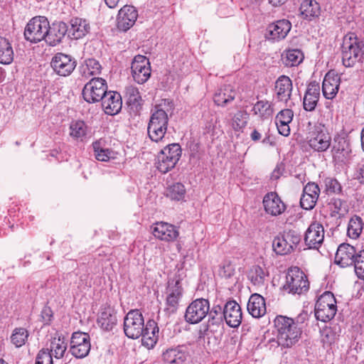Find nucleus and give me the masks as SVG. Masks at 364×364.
I'll use <instances>...</instances> for the list:
<instances>
[{"instance_id": "nucleus-1", "label": "nucleus", "mask_w": 364, "mask_h": 364, "mask_svg": "<svg viewBox=\"0 0 364 364\" xmlns=\"http://www.w3.org/2000/svg\"><path fill=\"white\" fill-rule=\"evenodd\" d=\"M274 325L277 330L278 346L289 348L299 341L302 331L293 318L279 315L274 318Z\"/></svg>"}, {"instance_id": "nucleus-2", "label": "nucleus", "mask_w": 364, "mask_h": 364, "mask_svg": "<svg viewBox=\"0 0 364 364\" xmlns=\"http://www.w3.org/2000/svg\"><path fill=\"white\" fill-rule=\"evenodd\" d=\"M342 62L345 67L354 66L364 60V41L359 40L353 33L346 34L342 44Z\"/></svg>"}, {"instance_id": "nucleus-3", "label": "nucleus", "mask_w": 364, "mask_h": 364, "mask_svg": "<svg viewBox=\"0 0 364 364\" xmlns=\"http://www.w3.org/2000/svg\"><path fill=\"white\" fill-rule=\"evenodd\" d=\"M337 312L336 300L331 291L321 294L315 305V316L323 322H328L334 318Z\"/></svg>"}, {"instance_id": "nucleus-4", "label": "nucleus", "mask_w": 364, "mask_h": 364, "mask_svg": "<svg viewBox=\"0 0 364 364\" xmlns=\"http://www.w3.org/2000/svg\"><path fill=\"white\" fill-rule=\"evenodd\" d=\"M301 238L300 234L294 230H284L274 239L273 250L277 255L289 254L299 245Z\"/></svg>"}, {"instance_id": "nucleus-5", "label": "nucleus", "mask_w": 364, "mask_h": 364, "mask_svg": "<svg viewBox=\"0 0 364 364\" xmlns=\"http://www.w3.org/2000/svg\"><path fill=\"white\" fill-rule=\"evenodd\" d=\"M309 289L307 276L297 267L289 269L284 289L289 293L301 294Z\"/></svg>"}, {"instance_id": "nucleus-6", "label": "nucleus", "mask_w": 364, "mask_h": 364, "mask_svg": "<svg viewBox=\"0 0 364 364\" xmlns=\"http://www.w3.org/2000/svg\"><path fill=\"white\" fill-rule=\"evenodd\" d=\"M49 21L45 16H36L27 23L24 30L25 38L31 43L46 40Z\"/></svg>"}, {"instance_id": "nucleus-7", "label": "nucleus", "mask_w": 364, "mask_h": 364, "mask_svg": "<svg viewBox=\"0 0 364 364\" xmlns=\"http://www.w3.org/2000/svg\"><path fill=\"white\" fill-rule=\"evenodd\" d=\"M124 332L129 338H139L144 331V320L139 309L130 310L124 318Z\"/></svg>"}, {"instance_id": "nucleus-8", "label": "nucleus", "mask_w": 364, "mask_h": 364, "mask_svg": "<svg viewBox=\"0 0 364 364\" xmlns=\"http://www.w3.org/2000/svg\"><path fill=\"white\" fill-rule=\"evenodd\" d=\"M308 143L314 151L323 152L330 147L331 136L323 126L316 125L309 134Z\"/></svg>"}, {"instance_id": "nucleus-9", "label": "nucleus", "mask_w": 364, "mask_h": 364, "mask_svg": "<svg viewBox=\"0 0 364 364\" xmlns=\"http://www.w3.org/2000/svg\"><path fill=\"white\" fill-rule=\"evenodd\" d=\"M209 311L210 302L208 299H196L188 306L185 314V319L191 324L198 323L206 317Z\"/></svg>"}, {"instance_id": "nucleus-10", "label": "nucleus", "mask_w": 364, "mask_h": 364, "mask_svg": "<svg viewBox=\"0 0 364 364\" xmlns=\"http://www.w3.org/2000/svg\"><path fill=\"white\" fill-rule=\"evenodd\" d=\"M107 89L105 80L101 77H93L85 85L82 96L89 103L97 102L103 98Z\"/></svg>"}, {"instance_id": "nucleus-11", "label": "nucleus", "mask_w": 364, "mask_h": 364, "mask_svg": "<svg viewBox=\"0 0 364 364\" xmlns=\"http://www.w3.org/2000/svg\"><path fill=\"white\" fill-rule=\"evenodd\" d=\"M183 289L179 276L176 275L168 282L166 288V309L173 313L178 309L179 301L182 298Z\"/></svg>"}, {"instance_id": "nucleus-12", "label": "nucleus", "mask_w": 364, "mask_h": 364, "mask_svg": "<svg viewBox=\"0 0 364 364\" xmlns=\"http://www.w3.org/2000/svg\"><path fill=\"white\" fill-rule=\"evenodd\" d=\"M91 348L90 338L88 333L74 332L71 337L70 351L77 358L86 357Z\"/></svg>"}, {"instance_id": "nucleus-13", "label": "nucleus", "mask_w": 364, "mask_h": 364, "mask_svg": "<svg viewBox=\"0 0 364 364\" xmlns=\"http://www.w3.org/2000/svg\"><path fill=\"white\" fill-rule=\"evenodd\" d=\"M131 69L134 81L139 84L146 82L151 76L149 60L144 55H138L134 57Z\"/></svg>"}, {"instance_id": "nucleus-14", "label": "nucleus", "mask_w": 364, "mask_h": 364, "mask_svg": "<svg viewBox=\"0 0 364 364\" xmlns=\"http://www.w3.org/2000/svg\"><path fill=\"white\" fill-rule=\"evenodd\" d=\"M173 104L168 100H164L152 111L148 125L168 127V115L173 112Z\"/></svg>"}, {"instance_id": "nucleus-15", "label": "nucleus", "mask_w": 364, "mask_h": 364, "mask_svg": "<svg viewBox=\"0 0 364 364\" xmlns=\"http://www.w3.org/2000/svg\"><path fill=\"white\" fill-rule=\"evenodd\" d=\"M325 230L322 224L313 222L305 232L304 240L309 249L318 250L324 240Z\"/></svg>"}, {"instance_id": "nucleus-16", "label": "nucleus", "mask_w": 364, "mask_h": 364, "mask_svg": "<svg viewBox=\"0 0 364 364\" xmlns=\"http://www.w3.org/2000/svg\"><path fill=\"white\" fill-rule=\"evenodd\" d=\"M151 230L156 239L167 242L175 241L179 236V231L175 225L163 221L153 224Z\"/></svg>"}, {"instance_id": "nucleus-17", "label": "nucleus", "mask_w": 364, "mask_h": 364, "mask_svg": "<svg viewBox=\"0 0 364 364\" xmlns=\"http://www.w3.org/2000/svg\"><path fill=\"white\" fill-rule=\"evenodd\" d=\"M51 67L58 75L66 77L75 68L76 61L70 55L59 53L53 56Z\"/></svg>"}, {"instance_id": "nucleus-18", "label": "nucleus", "mask_w": 364, "mask_h": 364, "mask_svg": "<svg viewBox=\"0 0 364 364\" xmlns=\"http://www.w3.org/2000/svg\"><path fill=\"white\" fill-rule=\"evenodd\" d=\"M357 252L354 246L348 243H341L337 248L334 262L342 268L351 267L355 263Z\"/></svg>"}, {"instance_id": "nucleus-19", "label": "nucleus", "mask_w": 364, "mask_h": 364, "mask_svg": "<svg viewBox=\"0 0 364 364\" xmlns=\"http://www.w3.org/2000/svg\"><path fill=\"white\" fill-rule=\"evenodd\" d=\"M138 17V11L133 6L125 5L119 11L117 24L119 30L127 31L134 26Z\"/></svg>"}, {"instance_id": "nucleus-20", "label": "nucleus", "mask_w": 364, "mask_h": 364, "mask_svg": "<svg viewBox=\"0 0 364 364\" xmlns=\"http://www.w3.org/2000/svg\"><path fill=\"white\" fill-rule=\"evenodd\" d=\"M116 311L110 306H102L97 315V323L104 331H109L117 325Z\"/></svg>"}, {"instance_id": "nucleus-21", "label": "nucleus", "mask_w": 364, "mask_h": 364, "mask_svg": "<svg viewBox=\"0 0 364 364\" xmlns=\"http://www.w3.org/2000/svg\"><path fill=\"white\" fill-rule=\"evenodd\" d=\"M224 317L226 323L232 328H236L242 322V314L240 305L234 300L226 302L224 306Z\"/></svg>"}, {"instance_id": "nucleus-22", "label": "nucleus", "mask_w": 364, "mask_h": 364, "mask_svg": "<svg viewBox=\"0 0 364 364\" xmlns=\"http://www.w3.org/2000/svg\"><path fill=\"white\" fill-rule=\"evenodd\" d=\"M291 28V23L286 19L277 21L267 27V38L273 41H281L287 36Z\"/></svg>"}, {"instance_id": "nucleus-23", "label": "nucleus", "mask_w": 364, "mask_h": 364, "mask_svg": "<svg viewBox=\"0 0 364 364\" xmlns=\"http://www.w3.org/2000/svg\"><path fill=\"white\" fill-rule=\"evenodd\" d=\"M101 100L102 108L107 114H117L122 109V97L118 92L113 91L106 92Z\"/></svg>"}, {"instance_id": "nucleus-24", "label": "nucleus", "mask_w": 364, "mask_h": 364, "mask_svg": "<svg viewBox=\"0 0 364 364\" xmlns=\"http://www.w3.org/2000/svg\"><path fill=\"white\" fill-rule=\"evenodd\" d=\"M48 34H46V42L51 46L60 43L68 33V26L63 21L53 23L50 26L48 23Z\"/></svg>"}, {"instance_id": "nucleus-25", "label": "nucleus", "mask_w": 364, "mask_h": 364, "mask_svg": "<svg viewBox=\"0 0 364 364\" xmlns=\"http://www.w3.org/2000/svg\"><path fill=\"white\" fill-rule=\"evenodd\" d=\"M90 30L89 22L84 18H73L68 26V34L72 39H80L85 37Z\"/></svg>"}, {"instance_id": "nucleus-26", "label": "nucleus", "mask_w": 364, "mask_h": 364, "mask_svg": "<svg viewBox=\"0 0 364 364\" xmlns=\"http://www.w3.org/2000/svg\"><path fill=\"white\" fill-rule=\"evenodd\" d=\"M293 85L291 79L286 76H280L275 82L274 91L277 99L287 103L291 97Z\"/></svg>"}, {"instance_id": "nucleus-27", "label": "nucleus", "mask_w": 364, "mask_h": 364, "mask_svg": "<svg viewBox=\"0 0 364 364\" xmlns=\"http://www.w3.org/2000/svg\"><path fill=\"white\" fill-rule=\"evenodd\" d=\"M247 309L252 317H262L267 312L264 298L259 294H252L248 300Z\"/></svg>"}, {"instance_id": "nucleus-28", "label": "nucleus", "mask_w": 364, "mask_h": 364, "mask_svg": "<svg viewBox=\"0 0 364 364\" xmlns=\"http://www.w3.org/2000/svg\"><path fill=\"white\" fill-rule=\"evenodd\" d=\"M340 77L333 72H328L324 77L322 84L323 96L327 99H333L338 91Z\"/></svg>"}, {"instance_id": "nucleus-29", "label": "nucleus", "mask_w": 364, "mask_h": 364, "mask_svg": "<svg viewBox=\"0 0 364 364\" xmlns=\"http://www.w3.org/2000/svg\"><path fill=\"white\" fill-rule=\"evenodd\" d=\"M320 97L319 84L314 82H311L306 89L304 97V109L306 111L311 112L315 109Z\"/></svg>"}, {"instance_id": "nucleus-30", "label": "nucleus", "mask_w": 364, "mask_h": 364, "mask_svg": "<svg viewBox=\"0 0 364 364\" xmlns=\"http://www.w3.org/2000/svg\"><path fill=\"white\" fill-rule=\"evenodd\" d=\"M208 321L206 326V328L204 331L210 329L211 331H215V329H211L212 327H220L223 326V323L225 321L224 317V308L223 309L220 305H215L208 312ZM205 332H202L200 330L199 331V337H203Z\"/></svg>"}, {"instance_id": "nucleus-31", "label": "nucleus", "mask_w": 364, "mask_h": 364, "mask_svg": "<svg viewBox=\"0 0 364 364\" xmlns=\"http://www.w3.org/2000/svg\"><path fill=\"white\" fill-rule=\"evenodd\" d=\"M159 327L154 320H149L144 325L142 336V343L149 348H153L158 340Z\"/></svg>"}, {"instance_id": "nucleus-32", "label": "nucleus", "mask_w": 364, "mask_h": 364, "mask_svg": "<svg viewBox=\"0 0 364 364\" xmlns=\"http://www.w3.org/2000/svg\"><path fill=\"white\" fill-rule=\"evenodd\" d=\"M236 95V90L230 85H225L215 92L214 102L218 106L225 107L232 102Z\"/></svg>"}, {"instance_id": "nucleus-33", "label": "nucleus", "mask_w": 364, "mask_h": 364, "mask_svg": "<svg viewBox=\"0 0 364 364\" xmlns=\"http://www.w3.org/2000/svg\"><path fill=\"white\" fill-rule=\"evenodd\" d=\"M320 193V188L315 183H308L304 188L299 205H315Z\"/></svg>"}, {"instance_id": "nucleus-34", "label": "nucleus", "mask_w": 364, "mask_h": 364, "mask_svg": "<svg viewBox=\"0 0 364 364\" xmlns=\"http://www.w3.org/2000/svg\"><path fill=\"white\" fill-rule=\"evenodd\" d=\"M269 276V272L259 265H253L247 273V277L255 286H263L265 279Z\"/></svg>"}, {"instance_id": "nucleus-35", "label": "nucleus", "mask_w": 364, "mask_h": 364, "mask_svg": "<svg viewBox=\"0 0 364 364\" xmlns=\"http://www.w3.org/2000/svg\"><path fill=\"white\" fill-rule=\"evenodd\" d=\"M304 54L299 49H289L283 53L282 60L287 67L299 65L304 60Z\"/></svg>"}, {"instance_id": "nucleus-36", "label": "nucleus", "mask_w": 364, "mask_h": 364, "mask_svg": "<svg viewBox=\"0 0 364 364\" xmlns=\"http://www.w3.org/2000/svg\"><path fill=\"white\" fill-rule=\"evenodd\" d=\"M186 358L187 354L181 347L168 349L163 353L164 360L168 363L181 364L186 360Z\"/></svg>"}, {"instance_id": "nucleus-37", "label": "nucleus", "mask_w": 364, "mask_h": 364, "mask_svg": "<svg viewBox=\"0 0 364 364\" xmlns=\"http://www.w3.org/2000/svg\"><path fill=\"white\" fill-rule=\"evenodd\" d=\"M300 11L305 18L311 19L320 14V6L314 0H303L300 6Z\"/></svg>"}, {"instance_id": "nucleus-38", "label": "nucleus", "mask_w": 364, "mask_h": 364, "mask_svg": "<svg viewBox=\"0 0 364 364\" xmlns=\"http://www.w3.org/2000/svg\"><path fill=\"white\" fill-rule=\"evenodd\" d=\"M14 59V51L9 41L0 37V63L10 64Z\"/></svg>"}, {"instance_id": "nucleus-39", "label": "nucleus", "mask_w": 364, "mask_h": 364, "mask_svg": "<svg viewBox=\"0 0 364 364\" xmlns=\"http://www.w3.org/2000/svg\"><path fill=\"white\" fill-rule=\"evenodd\" d=\"M87 133V126L83 121H73L70 124V136L75 140L83 141Z\"/></svg>"}, {"instance_id": "nucleus-40", "label": "nucleus", "mask_w": 364, "mask_h": 364, "mask_svg": "<svg viewBox=\"0 0 364 364\" xmlns=\"http://www.w3.org/2000/svg\"><path fill=\"white\" fill-rule=\"evenodd\" d=\"M363 221L359 216L355 215L348 223L347 234L353 239L358 238L363 230Z\"/></svg>"}, {"instance_id": "nucleus-41", "label": "nucleus", "mask_w": 364, "mask_h": 364, "mask_svg": "<svg viewBox=\"0 0 364 364\" xmlns=\"http://www.w3.org/2000/svg\"><path fill=\"white\" fill-rule=\"evenodd\" d=\"M28 336V332L26 328L21 327L16 328L10 337L11 342L16 348H20L26 343Z\"/></svg>"}, {"instance_id": "nucleus-42", "label": "nucleus", "mask_w": 364, "mask_h": 364, "mask_svg": "<svg viewBox=\"0 0 364 364\" xmlns=\"http://www.w3.org/2000/svg\"><path fill=\"white\" fill-rule=\"evenodd\" d=\"M252 111L255 114H257L262 118H269L273 114V108L272 105L268 101H258L253 107Z\"/></svg>"}, {"instance_id": "nucleus-43", "label": "nucleus", "mask_w": 364, "mask_h": 364, "mask_svg": "<svg viewBox=\"0 0 364 364\" xmlns=\"http://www.w3.org/2000/svg\"><path fill=\"white\" fill-rule=\"evenodd\" d=\"M102 66L100 63L93 58H89L85 60V65L82 67V74L85 77H90L100 74Z\"/></svg>"}, {"instance_id": "nucleus-44", "label": "nucleus", "mask_w": 364, "mask_h": 364, "mask_svg": "<svg viewBox=\"0 0 364 364\" xmlns=\"http://www.w3.org/2000/svg\"><path fill=\"white\" fill-rule=\"evenodd\" d=\"M101 141H97L92 144L95 157L98 161H107L114 158V152L108 149L102 148Z\"/></svg>"}, {"instance_id": "nucleus-45", "label": "nucleus", "mask_w": 364, "mask_h": 364, "mask_svg": "<svg viewBox=\"0 0 364 364\" xmlns=\"http://www.w3.org/2000/svg\"><path fill=\"white\" fill-rule=\"evenodd\" d=\"M186 194V188L181 183H176L171 186L167 190V197L170 198L172 200L181 201L182 200Z\"/></svg>"}, {"instance_id": "nucleus-46", "label": "nucleus", "mask_w": 364, "mask_h": 364, "mask_svg": "<svg viewBox=\"0 0 364 364\" xmlns=\"http://www.w3.org/2000/svg\"><path fill=\"white\" fill-rule=\"evenodd\" d=\"M50 351H53L54 357L56 359L62 358L67 349V343L63 338H54L50 344Z\"/></svg>"}, {"instance_id": "nucleus-47", "label": "nucleus", "mask_w": 364, "mask_h": 364, "mask_svg": "<svg viewBox=\"0 0 364 364\" xmlns=\"http://www.w3.org/2000/svg\"><path fill=\"white\" fill-rule=\"evenodd\" d=\"M176 163L177 161H174L171 157H168L160 152L158 156L156 167L160 172L166 173L173 168L176 166Z\"/></svg>"}, {"instance_id": "nucleus-48", "label": "nucleus", "mask_w": 364, "mask_h": 364, "mask_svg": "<svg viewBox=\"0 0 364 364\" xmlns=\"http://www.w3.org/2000/svg\"><path fill=\"white\" fill-rule=\"evenodd\" d=\"M167 131L166 127L148 125L147 132L152 141L159 142L163 140Z\"/></svg>"}, {"instance_id": "nucleus-49", "label": "nucleus", "mask_w": 364, "mask_h": 364, "mask_svg": "<svg viewBox=\"0 0 364 364\" xmlns=\"http://www.w3.org/2000/svg\"><path fill=\"white\" fill-rule=\"evenodd\" d=\"M161 152L178 162L181 155V149L178 144H171L166 146Z\"/></svg>"}, {"instance_id": "nucleus-50", "label": "nucleus", "mask_w": 364, "mask_h": 364, "mask_svg": "<svg viewBox=\"0 0 364 364\" xmlns=\"http://www.w3.org/2000/svg\"><path fill=\"white\" fill-rule=\"evenodd\" d=\"M353 266H354L355 272L358 277L364 279V250L357 252L355 263Z\"/></svg>"}, {"instance_id": "nucleus-51", "label": "nucleus", "mask_w": 364, "mask_h": 364, "mask_svg": "<svg viewBox=\"0 0 364 364\" xmlns=\"http://www.w3.org/2000/svg\"><path fill=\"white\" fill-rule=\"evenodd\" d=\"M218 274L223 278L229 279L232 277L235 274L234 265L230 260H224L220 265Z\"/></svg>"}, {"instance_id": "nucleus-52", "label": "nucleus", "mask_w": 364, "mask_h": 364, "mask_svg": "<svg viewBox=\"0 0 364 364\" xmlns=\"http://www.w3.org/2000/svg\"><path fill=\"white\" fill-rule=\"evenodd\" d=\"M247 124V114L239 111L232 118V127L236 130L239 131L244 128Z\"/></svg>"}, {"instance_id": "nucleus-53", "label": "nucleus", "mask_w": 364, "mask_h": 364, "mask_svg": "<svg viewBox=\"0 0 364 364\" xmlns=\"http://www.w3.org/2000/svg\"><path fill=\"white\" fill-rule=\"evenodd\" d=\"M36 364H53V357L48 348L41 349L37 354Z\"/></svg>"}, {"instance_id": "nucleus-54", "label": "nucleus", "mask_w": 364, "mask_h": 364, "mask_svg": "<svg viewBox=\"0 0 364 364\" xmlns=\"http://www.w3.org/2000/svg\"><path fill=\"white\" fill-rule=\"evenodd\" d=\"M53 318V312L48 306H45L41 312V321L43 325H49Z\"/></svg>"}, {"instance_id": "nucleus-55", "label": "nucleus", "mask_w": 364, "mask_h": 364, "mask_svg": "<svg viewBox=\"0 0 364 364\" xmlns=\"http://www.w3.org/2000/svg\"><path fill=\"white\" fill-rule=\"evenodd\" d=\"M325 185L328 193H337L341 190L340 183L333 178H326L325 179Z\"/></svg>"}, {"instance_id": "nucleus-56", "label": "nucleus", "mask_w": 364, "mask_h": 364, "mask_svg": "<svg viewBox=\"0 0 364 364\" xmlns=\"http://www.w3.org/2000/svg\"><path fill=\"white\" fill-rule=\"evenodd\" d=\"M294 117V112L290 109L281 110L276 116L275 120L291 122Z\"/></svg>"}, {"instance_id": "nucleus-57", "label": "nucleus", "mask_w": 364, "mask_h": 364, "mask_svg": "<svg viewBox=\"0 0 364 364\" xmlns=\"http://www.w3.org/2000/svg\"><path fill=\"white\" fill-rule=\"evenodd\" d=\"M282 202L276 192H270L265 195L263 198L264 205H279Z\"/></svg>"}, {"instance_id": "nucleus-58", "label": "nucleus", "mask_w": 364, "mask_h": 364, "mask_svg": "<svg viewBox=\"0 0 364 364\" xmlns=\"http://www.w3.org/2000/svg\"><path fill=\"white\" fill-rule=\"evenodd\" d=\"M290 123L291 122H289L275 120V124L279 133L284 136H287L290 134Z\"/></svg>"}, {"instance_id": "nucleus-59", "label": "nucleus", "mask_w": 364, "mask_h": 364, "mask_svg": "<svg viewBox=\"0 0 364 364\" xmlns=\"http://www.w3.org/2000/svg\"><path fill=\"white\" fill-rule=\"evenodd\" d=\"M287 206H264L266 213L272 215H277L284 213Z\"/></svg>"}, {"instance_id": "nucleus-60", "label": "nucleus", "mask_w": 364, "mask_h": 364, "mask_svg": "<svg viewBox=\"0 0 364 364\" xmlns=\"http://www.w3.org/2000/svg\"><path fill=\"white\" fill-rule=\"evenodd\" d=\"M127 94L129 95L130 100L133 102H137L140 98L138 89L133 86L127 88Z\"/></svg>"}, {"instance_id": "nucleus-61", "label": "nucleus", "mask_w": 364, "mask_h": 364, "mask_svg": "<svg viewBox=\"0 0 364 364\" xmlns=\"http://www.w3.org/2000/svg\"><path fill=\"white\" fill-rule=\"evenodd\" d=\"M322 342L323 343L331 344L333 341V334L330 329H325L322 333Z\"/></svg>"}, {"instance_id": "nucleus-62", "label": "nucleus", "mask_w": 364, "mask_h": 364, "mask_svg": "<svg viewBox=\"0 0 364 364\" xmlns=\"http://www.w3.org/2000/svg\"><path fill=\"white\" fill-rule=\"evenodd\" d=\"M341 206H334L333 210H331L330 215L331 218H340L342 214L340 213Z\"/></svg>"}, {"instance_id": "nucleus-63", "label": "nucleus", "mask_w": 364, "mask_h": 364, "mask_svg": "<svg viewBox=\"0 0 364 364\" xmlns=\"http://www.w3.org/2000/svg\"><path fill=\"white\" fill-rule=\"evenodd\" d=\"M358 178L361 183H364V161L359 165Z\"/></svg>"}, {"instance_id": "nucleus-64", "label": "nucleus", "mask_w": 364, "mask_h": 364, "mask_svg": "<svg viewBox=\"0 0 364 364\" xmlns=\"http://www.w3.org/2000/svg\"><path fill=\"white\" fill-rule=\"evenodd\" d=\"M106 5L110 9L116 8L120 0H104Z\"/></svg>"}]
</instances>
